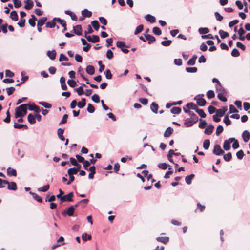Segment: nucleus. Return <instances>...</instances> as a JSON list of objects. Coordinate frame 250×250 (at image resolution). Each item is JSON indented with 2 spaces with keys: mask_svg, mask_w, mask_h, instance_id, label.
<instances>
[{
  "mask_svg": "<svg viewBox=\"0 0 250 250\" xmlns=\"http://www.w3.org/2000/svg\"><path fill=\"white\" fill-rule=\"evenodd\" d=\"M85 38H86L88 41L95 43L99 42L100 38L97 35H92V36H87V33L86 31H85Z\"/></svg>",
  "mask_w": 250,
  "mask_h": 250,
  "instance_id": "obj_1",
  "label": "nucleus"
},
{
  "mask_svg": "<svg viewBox=\"0 0 250 250\" xmlns=\"http://www.w3.org/2000/svg\"><path fill=\"white\" fill-rule=\"evenodd\" d=\"M234 140H235L234 138H230L228 140H225L223 144V148L227 151L229 150L230 149V144L233 142Z\"/></svg>",
  "mask_w": 250,
  "mask_h": 250,
  "instance_id": "obj_2",
  "label": "nucleus"
},
{
  "mask_svg": "<svg viewBox=\"0 0 250 250\" xmlns=\"http://www.w3.org/2000/svg\"><path fill=\"white\" fill-rule=\"evenodd\" d=\"M74 196L73 192H70L67 195H64L62 197H61V203H63L64 201H73L72 197Z\"/></svg>",
  "mask_w": 250,
  "mask_h": 250,
  "instance_id": "obj_3",
  "label": "nucleus"
},
{
  "mask_svg": "<svg viewBox=\"0 0 250 250\" xmlns=\"http://www.w3.org/2000/svg\"><path fill=\"white\" fill-rule=\"evenodd\" d=\"M213 153L216 155H220L224 153V151L221 149L219 145H215L213 150Z\"/></svg>",
  "mask_w": 250,
  "mask_h": 250,
  "instance_id": "obj_4",
  "label": "nucleus"
},
{
  "mask_svg": "<svg viewBox=\"0 0 250 250\" xmlns=\"http://www.w3.org/2000/svg\"><path fill=\"white\" fill-rule=\"evenodd\" d=\"M74 207L73 206H71L69 207L68 209L64 210L62 212V214L64 215L65 214H66L69 216H72L74 214Z\"/></svg>",
  "mask_w": 250,
  "mask_h": 250,
  "instance_id": "obj_5",
  "label": "nucleus"
},
{
  "mask_svg": "<svg viewBox=\"0 0 250 250\" xmlns=\"http://www.w3.org/2000/svg\"><path fill=\"white\" fill-rule=\"evenodd\" d=\"M194 99L196 100L197 104L198 105L200 106L205 105L206 101L204 98L195 97Z\"/></svg>",
  "mask_w": 250,
  "mask_h": 250,
  "instance_id": "obj_6",
  "label": "nucleus"
},
{
  "mask_svg": "<svg viewBox=\"0 0 250 250\" xmlns=\"http://www.w3.org/2000/svg\"><path fill=\"white\" fill-rule=\"evenodd\" d=\"M25 5L24 8L26 10H30L32 9L34 6L33 2L32 0H26L24 1Z\"/></svg>",
  "mask_w": 250,
  "mask_h": 250,
  "instance_id": "obj_7",
  "label": "nucleus"
},
{
  "mask_svg": "<svg viewBox=\"0 0 250 250\" xmlns=\"http://www.w3.org/2000/svg\"><path fill=\"white\" fill-rule=\"evenodd\" d=\"M7 188L9 190H16L17 189V187L16 183L14 182H9L8 183H7Z\"/></svg>",
  "mask_w": 250,
  "mask_h": 250,
  "instance_id": "obj_8",
  "label": "nucleus"
},
{
  "mask_svg": "<svg viewBox=\"0 0 250 250\" xmlns=\"http://www.w3.org/2000/svg\"><path fill=\"white\" fill-rule=\"evenodd\" d=\"M73 30L74 31V33L77 35H82V28L81 25H78L74 26Z\"/></svg>",
  "mask_w": 250,
  "mask_h": 250,
  "instance_id": "obj_9",
  "label": "nucleus"
},
{
  "mask_svg": "<svg viewBox=\"0 0 250 250\" xmlns=\"http://www.w3.org/2000/svg\"><path fill=\"white\" fill-rule=\"evenodd\" d=\"M242 137L245 142H247L250 139V133L247 130H245L242 133Z\"/></svg>",
  "mask_w": 250,
  "mask_h": 250,
  "instance_id": "obj_10",
  "label": "nucleus"
},
{
  "mask_svg": "<svg viewBox=\"0 0 250 250\" xmlns=\"http://www.w3.org/2000/svg\"><path fill=\"white\" fill-rule=\"evenodd\" d=\"M80 167H73L69 168L67 171V173L68 175H72L76 174L80 170Z\"/></svg>",
  "mask_w": 250,
  "mask_h": 250,
  "instance_id": "obj_11",
  "label": "nucleus"
},
{
  "mask_svg": "<svg viewBox=\"0 0 250 250\" xmlns=\"http://www.w3.org/2000/svg\"><path fill=\"white\" fill-rule=\"evenodd\" d=\"M145 37L146 38V40L148 41V44H151L153 42L155 41V38L150 35V34H144Z\"/></svg>",
  "mask_w": 250,
  "mask_h": 250,
  "instance_id": "obj_12",
  "label": "nucleus"
},
{
  "mask_svg": "<svg viewBox=\"0 0 250 250\" xmlns=\"http://www.w3.org/2000/svg\"><path fill=\"white\" fill-rule=\"evenodd\" d=\"M28 108L29 110L34 111L36 113H39L40 111V108L39 106L34 104V105H30L28 104Z\"/></svg>",
  "mask_w": 250,
  "mask_h": 250,
  "instance_id": "obj_13",
  "label": "nucleus"
},
{
  "mask_svg": "<svg viewBox=\"0 0 250 250\" xmlns=\"http://www.w3.org/2000/svg\"><path fill=\"white\" fill-rule=\"evenodd\" d=\"M64 131V130L63 129H62L61 128H59L57 130V134H58V137L62 141L65 140V138L63 135Z\"/></svg>",
  "mask_w": 250,
  "mask_h": 250,
  "instance_id": "obj_14",
  "label": "nucleus"
},
{
  "mask_svg": "<svg viewBox=\"0 0 250 250\" xmlns=\"http://www.w3.org/2000/svg\"><path fill=\"white\" fill-rule=\"evenodd\" d=\"M214 126L212 125H208L205 129L204 133L207 135H210L213 130Z\"/></svg>",
  "mask_w": 250,
  "mask_h": 250,
  "instance_id": "obj_15",
  "label": "nucleus"
},
{
  "mask_svg": "<svg viewBox=\"0 0 250 250\" xmlns=\"http://www.w3.org/2000/svg\"><path fill=\"white\" fill-rule=\"evenodd\" d=\"M47 55L51 60H54L56 58V52L54 50L52 51H48Z\"/></svg>",
  "mask_w": 250,
  "mask_h": 250,
  "instance_id": "obj_16",
  "label": "nucleus"
},
{
  "mask_svg": "<svg viewBox=\"0 0 250 250\" xmlns=\"http://www.w3.org/2000/svg\"><path fill=\"white\" fill-rule=\"evenodd\" d=\"M7 175L9 176H17L16 170L14 169L11 168V167H8L7 168Z\"/></svg>",
  "mask_w": 250,
  "mask_h": 250,
  "instance_id": "obj_17",
  "label": "nucleus"
},
{
  "mask_svg": "<svg viewBox=\"0 0 250 250\" xmlns=\"http://www.w3.org/2000/svg\"><path fill=\"white\" fill-rule=\"evenodd\" d=\"M27 114V108H26L23 112L15 111V118L23 117Z\"/></svg>",
  "mask_w": 250,
  "mask_h": 250,
  "instance_id": "obj_18",
  "label": "nucleus"
},
{
  "mask_svg": "<svg viewBox=\"0 0 250 250\" xmlns=\"http://www.w3.org/2000/svg\"><path fill=\"white\" fill-rule=\"evenodd\" d=\"M145 18L147 21H149L150 23H154L156 21V19H155V17H154L153 16H152L150 14L146 15L145 17Z\"/></svg>",
  "mask_w": 250,
  "mask_h": 250,
  "instance_id": "obj_19",
  "label": "nucleus"
},
{
  "mask_svg": "<svg viewBox=\"0 0 250 250\" xmlns=\"http://www.w3.org/2000/svg\"><path fill=\"white\" fill-rule=\"evenodd\" d=\"M173 129L170 127H168L167 128L165 131L164 136L165 137H169L173 133Z\"/></svg>",
  "mask_w": 250,
  "mask_h": 250,
  "instance_id": "obj_20",
  "label": "nucleus"
},
{
  "mask_svg": "<svg viewBox=\"0 0 250 250\" xmlns=\"http://www.w3.org/2000/svg\"><path fill=\"white\" fill-rule=\"evenodd\" d=\"M86 72L89 75H93L95 72V68L92 65H88L86 68Z\"/></svg>",
  "mask_w": 250,
  "mask_h": 250,
  "instance_id": "obj_21",
  "label": "nucleus"
},
{
  "mask_svg": "<svg viewBox=\"0 0 250 250\" xmlns=\"http://www.w3.org/2000/svg\"><path fill=\"white\" fill-rule=\"evenodd\" d=\"M37 21V18L35 17V16L34 15H31V18L30 19L28 20L29 24L32 26V27H35L36 25L35 21Z\"/></svg>",
  "mask_w": 250,
  "mask_h": 250,
  "instance_id": "obj_22",
  "label": "nucleus"
},
{
  "mask_svg": "<svg viewBox=\"0 0 250 250\" xmlns=\"http://www.w3.org/2000/svg\"><path fill=\"white\" fill-rule=\"evenodd\" d=\"M197 56L194 55L192 58L190 59L187 62V64L188 65L192 66L194 65L195 63L196 60L197 59Z\"/></svg>",
  "mask_w": 250,
  "mask_h": 250,
  "instance_id": "obj_23",
  "label": "nucleus"
},
{
  "mask_svg": "<svg viewBox=\"0 0 250 250\" xmlns=\"http://www.w3.org/2000/svg\"><path fill=\"white\" fill-rule=\"evenodd\" d=\"M28 104H22L20 105L19 106L17 107L15 109V111L23 112L26 108L28 107Z\"/></svg>",
  "mask_w": 250,
  "mask_h": 250,
  "instance_id": "obj_24",
  "label": "nucleus"
},
{
  "mask_svg": "<svg viewBox=\"0 0 250 250\" xmlns=\"http://www.w3.org/2000/svg\"><path fill=\"white\" fill-rule=\"evenodd\" d=\"M150 108L154 113H157L158 105L155 102H153L150 105Z\"/></svg>",
  "mask_w": 250,
  "mask_h": 250,
  "instance_id": "obj_25",
  "label": "nucleus"
},
{
  "mask_svg": "<svg viewBox=\"0 0 250 250\" xmlns=\"http://www.w3.org/2000/svg\"><path fill=\"white\" fill-rule=\"evenodd\" d=\"M82 202H84V205L83 206V208H84L86 206L88 203L89 202V200L88 199H82L79 201L76 204H75L73 206L74 207V208H76L78 207Z\"/></svg>",
  "mask_w": 250,
  "mask_h": 250,
  "instance_id": "obj_26",
  "label": "nucleus"
},
{
  "mask_svg": "<svg viewBox=\"0 0 250 250\" xmlns=\"http://www.w3.org/2000/svg\"><path fill=\"white\" fill-rule=\"evenodd\" d=\"M10 18L14 21L18 20V15L16 11H12L10 13Z\"/></svg>",
  "mask_w": 250,
  "mask_h": 250,
  "instance_id": "obj_27",
  "label": "nucleus"
},
{
  "mask_svg": "<svg viewBox=\"0 0 250 250\" xmlns=\"http://www.w3.org/2000/svg\"><path fill=\"white\" fill-rule=\"evenodd\" d=\"M47 18L46 17H42L38 21L37 26H42L47 21Z\"/></svg>",
  "mask_w": 250,
  "mask_h": 250,
  "instance_id": "obj_28",
  "label": "nucleus"
},
{
  "mask_svg": "<svg viewBox=\"0 0 250 250\" xmlns=\"http://www.w3.org/2000/svg\"><path fill=\"white\" fill-rule=\"evenodd\" d=\"M156 239L158 242H160L164 244L167 243L169 241V238L168 237H158Z\"/></svg>",
  "mask_w": 250,
  "mask_h": 250,
  "instance_id": "obj_29",
  "label": "nucleus"
},
{
  "mask_svg": "<svg viewBox=\"0 0 250 250\" xmlns=\"http://www.w3.org/2000/svg\"><path fill=\"white\" fill-rule=\"evenodd\" d=\"M82 14L84 17H90L92 16V12L85 9L82 11Z\"/></svg>",
  "mask_w": 250,
  "mask_h": 250,
  "instance_id": "obj_30",
  "label": "nucleus"
},
{
  "mask_svg": "<svg viewBox=\"0 0 250 250\" xmlns=\"http://www.w3.org/2000/svg\"><path fill=\"white\" fill-rule=\"evenodd\" d=\"M29 193L32 195L33 198L37 200L38 202H40V203H42V198L39 195H38L36 193H34V192H32L31 191H30L29 192Z\"/></svg>",
  "mask_w": 250,
  "mask_h": 250,
  "instance_id": "obj_31",
  "label": "nucleus"
},
{
  "mask_svg": "<svg viewBox=\"0 0 250 250\" xmlns=\"http://www.w3.org/2000/svg\"><path fill=\"white\" fill-rule=\"evenodd\" d=\"M86 105V100L85 98H82L81 99V101L79 102L77 104V105L79 108H83Z\"/></svg>",
  "mask_w": 250,
  "mask_h": 250,
  "instance_id": "obj_32",
  "label": "nucleus"
},
{
  "mask_svg": "<svg viewBox=\"0 0 250 250\" xmlns=\"http://www.w3.org/2000/svg\"><path fill=\"white\" fill-rule=\"evenodd\" d=\"M45 26L47 28H54L56 26V23L55 21H54V19L51 21L47 22Z\"/></svg>",
  "mask_w": 250,
  "mask_h": 250,
  "instance_id": "obj_33",
  "label": "nucleus"
},
{
  "mask_svg": "<svg viewBox=\"0 0 250 250\" xmlns=\"http://www.w3.org/2000/svg\"><path fill=\"white\" fill-rule=\"evenodd\" d=\"M27 119L28 122L31 124H34L36 123L35 116L31 113L28 115Z\"/></svg>",
  "mask_w": 250,
  "mask_h": 250,
  "instance_id": "obj_34",
  "label": "nucleus"
},
{
  "mask_svg": "<svg viewBox=\"0 0 250 250\" xmlns=\"http://www.w3.org/2000/svg\"><path fill=\"white\" fill-rule=\"evenodd\" d=\"M186 107L188 108H190L193 110H195L196 111V109L198 108L197 105L193 103H189L186 104Z\"/></svg>",
  "mask_w": 250,
  "mask_h": 250,
  "instance_id": "obj_35",
  "label": "nucleus"
},
{
  "mask_svg": "<svg viewBox=\"0 0 250 250\" xmlns=\"http://www.w3.org/2000/svg\"><path fill=\"white\" fill-rule=\"evenodd\" d=\"M194 174H191L188 176H186L185 178L186 182L188 185L190 184L191 183V180L194 178Z\"/></svg>",
  "mask_w": 250,
  "mask_h": 250,
  "instance_id": "obj_36",
  "label": "nucleus"
},
{
  "mask_svg": "<svg viewBox=\"0 0 250 250\" xmlns=\"http://www.w3.org/2000/svg\"><path fill=\"white\" fill-rule=\"evenodd\" d=\"M181 112V109L178 107H174L171 109V112L172 114H179Z\"/></svg>",
  "mask_w": 250,
  "mask_h": 250,
  "instance_id": "obj_37",
  "label": "nucleus"
},
{
  "mask_svg": "<svg viewBox=\"0 0 250 250\" xmlns=\"http://www.w3.org/2000/svg\"><path fill=\"white\" fill-rule=\"evenodd\" d=\"M54 21H56L60 24L62 25V26L65 25L66 23L65 20H62L59 18H54Z\"/></svg>",
  "mask_w": 250,
  "mask_h": 250,
  "instance_id": "obj_38",
  "label": "nucleus"
},
{
  "mask_svg": "<svg viewBox=\"0 0 250 250\" xmlns=\"http://www.w3.org/2000/svg\"><path fill=\"white\" fill-rule=\"evenodd\" d=\"M116 46L118 48H120L121 49H122V48L125 47L126 48L128 47V46H126L125 42L122 41H117L116 42Z\"/></svg>",
  "mask_w": 250,
  "mask_h": 250,
  "instance_id": "obj_39",
  "label": "nucleus"
},
{
  "mask_svg": "<svg viewBox=\"0 0 250 250\" xmlns=\"http://www.w3.org/2000/svg\"><path fill=\"white\" fill-rule=\"evenodd\" d=\"M219 33L222 39H225L229 36V34L228 32H225L222 30H220L219 31Z\"/></svg>",
  "mask_w": 250,
  "mask_h": 250,
  "instance_id": "obj_40",
  "label": "nucleus"
},
{
  "mask_svg": "<svg viewBox=\"0 0 250 250\" xmlns=\"http://www.w3.org/2000/svg\"><path fill=\"white\" fill-rule=\"evenodd\" d=\"M210 146V141L208 139L205 140L203 142V147L205 149H208Z\"/></svg>",
  "mask_w": 250,
  "mask_h": 250,
  "instance_id": "obj_41",
  "label": "nucleus"
},
{
  "mask_svg": "<svg viewBox=\"0 0 250 250\" xmlns=\"http://www.w3.org/2000/svg\"><path fill=\"white\" fill-rule=\"evenodd\" d=\"M143 28H144V26L142 24H141V25L138 26L135 29V31L134 32V34L137 35L139 33L143 31Z\"/></svg>",
  "mask_w": 250,
  "mask_h": 250,
  "instance_id": "obj_42",
  "label": "nucleus"
},
{
  "mask_svg": "<svg viewBox=\"0 0 250 250\" xmlns=\"http://www.w3.org/2000/svg\"><path fill=\"white\" fill-rule=\"evenodd\" d=\"M91 25L93 27V28L96 30H98L99 28L100 25L98 21L96 20L93 21L91 22Z\"/></svg>",
  "mask_w": 250,
  "mask_h": 250,
  "instance_id": "obj_43",
  "label": "nucleus"
},
{
  "mask_svg": "<svg viewBox=\"0 0 250 250\" xmlns=\"http://www.w3.org/2000/svg\"><path fill=\"white\" fill-rule=\"evenodd\" d=\"M196 111L199 115V116H200L201 117L205 118L206 117V114L203 109L197 108Z\"/></svg>",
  "mask_w": 250,
  "mask_h": 250,
  "instance_id": "obj_44",
  "label": "nucleus"
},
{
  "mask_svg": "<svg viewBox=\"0 0 250 250\" xmlns=\"http://www.w3.org/2000/svg\"><path fill=\"white\" fill-rule=\"evenodd\" d=\"M216 89L217 91H220V93H226L225 89L223 87L221 83L220 84L217 85L216 86Z\"/></svg>",
  "mask_w": 250,
  "mask_h": 250,
  "instance_id": "obj_45",
  "label": "nucleus"
},
{
  "mask_svg": "<svg viewBox=\"0 0 250 250\" xmlns=\"http://www.w3.org/2000/svg\"><path fill=\"white\" fill-rule=\"evenodd\" d=\"M224 94L225 93H219L217 94V97L220 101H223V102H226L227 100V99L226 97L223 96V94Z\"/></svg>",
  "mask_w": 250,
  "mask_h": 250,
  "instance_id": "obj_46",
  "label": "nucleus"
},
{
  "mask_svg": "<svg viewBox=\"0 0 250 250\" xmlns=\"http://www.w3.org/2000/svg\"><path fill=\"white\" fill-rule=\"evenodd\" d=\"M49 185H45L41 188H38V191H41V192H46L49 189Z\"/></svg>",
  "mask_w": 250,
  "mask_h": 250,
  "instance_id": "obj_47",
  "label": "nucleus"
},
{
  "mask_svg": "<svg viewBox=\"0 0 250 250\" xmlns=\"http://www.w3.org/2000/svg\"><path fill=\"white\" fill-rule=\"evenodd\" d=\"M207 96L208 99H212L215 97V94L213 90H210L207 92Z\"/></svg>",
  "mask_w": 250,
  "mask_h": 250,
  "instance_id": "obj_48",
  "label": "nucleus"
},
{
  "mask_svg": "<svg viewBox=\"0 0 250 250\" xmlns=\"http://www.w3.org/2000/svg\"><path fill=\"white\" fill-rule=\"evenodd\" d=\"M91 236L90 235H88L87 233H85L82 234V238L83 240L86 241L87 240H89L91 239Z\"/></svg>",
  "mask_w": 250,
  "mask_h": 250,
  "instance_id": "obj_49",
  "label": "nucleus"
},
{
  "mask_svg": "<svg viewBox=\"0 0 250 250\" xmlns=\"http://www.w3.org/2000/svg\"><path fill=\"white\" fill-rule=\"evenodd\" d=\"M223 158L226 161H229L232 158V154L230 152H228L224 155Z\"/></svg>",
  "mask_w": 250,
  "mask_h": 250,
  "instance_id": "obj_50",
  "label": "nucleus"
},
{
  "mask_svg": "<svg viewBox=\"0 0 250 250\" xmlns=\"http://www.w3.org/2000/svg\"><path fill=\"white\" fill-rule=\"evenodd\" d=\"M153 33L156 35H160L162 34V31L159 27H154L153 28Z\"/></svg>",
  "mask_w": 250,
  "mask_h": 250,
  "instance_id": "obj_51",
  "label": "nucleus"
},
{
  "mask_svg": "<svg viewBox=\"0 0 250 250\" xmlns=\"http://www.w3.org/2000/svg\"><path fill=\"white\" fill-rule=\"evenodd\" d=\"M209 30L208 28L205 27V28H200L199 29V32L201 34H205L208 33L209 32Z\"/></svg>",
  "mask_w": 250,
  "mask_h": 250,
  "instance_id": "obj_52",
  "label": "nucleus"
},
{
  "mask_svg": "<svg viewBox=\"0 0 250 250\" xmlns=\"http://www.w3.org/2000/svg\"><path fill=\"white\" fill-rule=\"evenodd\" d=\"M186 71L188 73H195L197 71L196 67H187L186 68Z\"/></svg>",
  "mask_w": 250,
  "mask_h": 250,
  "instance_id": "obj_53",
  "label": "nucleus"
},
{
  "mask_svg": "<svg viewBox=\"0 0 250 250\" xmlns=\"http://www.w3.org/2000/svg\"><path fill=\"white\" fill-rule=\"evenodd\" d=\"M231 55L234 57H237L240 56L239 51L237 49L234 48L231 52Z\"/></svg>",
  "mask_w": 250,
  "mask_h": 250,
  "instance_id": "obj_54",
  "label": "nucleus"
},
{
  "mask_svg": "<svg viewBox=\"0 0 250 250\" xmlns=\"http://www.w3.org/2000/svg\"><path fill=\"white\" fill-rule=\"evenodd\" d=\"M93 101L96 103H98L100 102V98L98 95L94 94L91 97Z\"/></svg>",
  "mask_w": 250,
  "mask_h": 250,
  "instance_id": "obj_55",
  "label": "nucleus"
},
{
  "mask_svg": "<svg viewBox=\"0 0 250 250\" xmlns=\"http://www.w3.org/2000/svg\"><path fill=\"white\" fill-rule=\"evenodd\" d=\"M13 2L15 8H19L22 5L21 1L20 0H13Z\"/></svg>",
  "mask_w": 250,
  "mask_h": 250,
  "instance_id": "obj_56",
  "label": "nucleus"
},
{
  "mask_svg": "<svg viewBox=\"0 0 250 250\" xmlns=\"http://www.w3.org/2000/svg\"><path fill=\"white\" fill-rule=\"evenodd\" d=\"M79 96H81L84 94V91L82 86H80L77 88L74 89Z\"/></svg>",
  "mask_w": 250,
  "mask_h": 250,
  "instance_id": "obj_57",
  "label": "nucleus"
},
{
  "mask_svg": "<svg viewBox=\"0 0 250 250\" xmlns=\"http://www.w3.org/2000/svg\"><path fill=\"white\" fill-rule=\"evenodd\" d=\"M70 161L71 163L75 166H79L81 167V165L77 162V160L74 158H70Z\"/></svg>",
  "mask_w": 250,
  "mask_h": 250,
  "instance_id": "obj_58",
  "label": "nucleus"
},
{
  "mask_svg": "<svg viewBox=\"0 0 250 250\" xmlns=\"http://www.w3.org/2000/svg\"><path fill=\"white\" fill-rule=\"evenodd\" d=\"M223 131V127L222 125H219L217 126L216 131V135L218 136Z\"/></svg>",
  "mask_w": 250,
  "mask_h": 250,
  "instance_id": "obj_59",
  "label": "nucleus"
},
{
  "mask_svg": "<svg viewBox=\"0 0 250 250\" xmlns=\"http://www.w3.org/2000/svg\"><path fill=\"white\" fill-rule=\"evenodd\" d=\"M15 90V88L14 87H10L6 88L7 93L8 96L12 95Z\"/></svg>",
  "mask_w": 250,
  "mask_h": 250,
  "instance_id": "obj_60",
  "label": "nucleus"
},
{
  "mask_svg": "<svg viewBox=\"0 0 250 250\" xmlns=\"http://www.w3.org/2000/svg\"><path fill=\"white\" fill-rule=\"evenodd\" d=\"M104 74L105 75V77L107 79H111L112 77V74L111 73V71L110 70L108 69L106 70L104 72Z\"/></svg>",
  "mask_w": 250,
  "mask_h": 250,
  "instance_id": "obj_61",
  "label": "nucleus"
},
{
  "mask_svg": "<svg viewBox=\"0 0 250 250\" xmlns=\"http://www.w3.org/2000/svg\"><path fill=\"white\" fill-rule=\"evenodd\" d=\"M87 110L88 112L92 113L95 111V108L91 104H88Z\"/></svg>",
  "mask_w": 250,
  "mask_h": 250,
  "instance_id": "obj_62",
  "label": "nucleus"
},
{
  "mask_svg": "<svg viewBox=\"0 0 250 250\" xmlns=\"http://www.w3.org/2000/svg\"><path fill=\"white\" fill-rule=\"evenodd\" d=\"M106 56L108 59H111L113 58V53L110 49H109L107 51Z\"/></svg>",
  "mask_w": 250,
  "mask_h": 250,
  "instance_id": "obj_63",
  "label": "nucleus"
},
{
  "mask_svg": "<svg viewBox=\"0 0 250 250\" xmlns=\"http://www.w3.org/2000/svg\"><path fill=\"white\" fill-rule=\"evenodd\" d=\"M25 19L21 18L20 21L18 22V25L20 27H24L25 26Z\"/></svg>",
  "mask_w": 250,
  "mask_h": 250,
  "instance_id": "obj_64",
  "label": "nucleus"
}]
</instances>
